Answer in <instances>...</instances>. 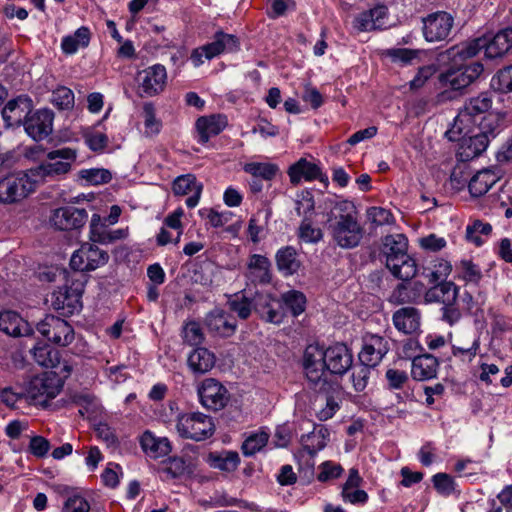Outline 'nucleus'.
I'll return each mask as SVG.
<instances>
[{
	"instance_id": "obj_1",
	"label": "nucleus",
	"mask_w": 512,
	"mask_h": 512,
	"mask_svg": "<svg viewBox=\"0 0 512 512\" xmlns=\"http://www.w3.org/2000/svg\"><path fill=\"white\" fill-rule=\"evenodd\" d=\"M328 231L341 248L352 249L361 242L364 229L355 205L348 200L337 202L328 217Z\"/></svg>"
},
{
	"instance_id": "obj_2",
	"label": "nucleus",
	"mask_w": 512,
	"mask_h": 512,
	"mask_svg": "<svg viewBox=\"0 0 512 512\" xmlns=\"http://www.w3.org/2000/svg\"><path fill=\"white\" fill-rule=\"evenodd\" d=\"M408 240L404 234H391L383 240V252L386 266L391 273L402 281L412 279L417 273V265L407 254Z\"/></svg>"
},
{
	"instance_id": "obj_3",
	"label": "nucleus",
	"mask_w": 512,
	"mask_h": 512,
	"mask_svg": "<svg viewBox=\"0 0 512 512\" xmlns=\"http://www.w3.org/2000/svg\"><path fill=\"white\" fill-rule=\"evenodd\" d=\"M302 366L313 390L328 393L332 389L323 348L318 345H308L303 354Z\"/></svg>"
},
{
	"instance_id": "obj_4",
	"label": "nucleus",
	"mask_w": 512,
	"mask_h": 512,
	"mask_svg": "<svg viewBox=\"0 0 512 512\" xmlns=\"http://www.w3.org/2000/svg\"><path fill=\"white\" fill-rule=\"evenodd\" d=\"M492 106V99L488 93H481L476 97L470 98L458 112L454 120L453 128L446 132L450 140H457L453 134L455 130L464 136L473 132L478 119H482Z\"/></svg>"
},
{
	"instance_id": "obj_5",
	"label": "nucleus",
	"mask_w": 512,
	"mask_h": 512,
	"mask_svg": "<svg viewBox=\"0 0 512 512\" xmlns=\"http://www.w3.org/2000/svg\"><path fill=\"white\" fill-rule=\"evenodd\" d=\"M76 158V150L72 148L64 147L52 150L47 153L46 158L38 166L30 169L31 175L37 180V184L47 178L55 179L67 174Z\"/></svg>"
},
{
	"instance_id": "obj_6",
	"label": "nucleus",
	"mask_w": 512,
	"mask_h": 512,
	"mask_svg": "<svg viewBox=\"0 0 512 512\" xmlns=\"http://www.w3.org/2000/svg\"><path fill=\"white\" fill-rule=\"evenodd\" d=\"M37 185L30 169L10 173L0 178V203H19L33 193Z\"/></svg>"
},
{
	"instance_id": "obj_7",
	"label": "nucleus",
	"mask_w": 512,
	"mask_h": 512,
	"mask_svg": "<svg viewBox=\"0 0 512 512\" xmlns=\"http://www.w3.org/2000/svg\"><path fill=\"white\" fill-rule=\"evenodd\" d=\"M175 428L181 438L196 442L210 438L215 432L212 417L201 412L179 414Z\"/></svg>"
},
{
	"instance_id": "obj_8",
	"label": "nucleus",
	"mask_w": 512,
	"mask_h": 512,
	"mask_svg": "<svg viewBox=\"0 0 512 512\" xmlns=\"http://www.w3.org/2000/svg\"><path fill=\"white\" fill-rule=\"evenodd\" d=\"M64 381L53 371L43 372L33 377L29 383L30 401L34 405L46 406L62 390Z\"/></svg>"
},
{
	"instance_id": "obj_9",
	"label": "nucleus",
	"mask_w": 512,
	"mask_h": 512,
	"mask_svg": "<svg viewBox=\"0 0 512 512\" xmlns=\"http://www.w3.org/2000/svg\"><path fill=\"white\" fill-rule=\"evenodd\" d=\"M96 244L91 241L85 242L72 254L70 266L77 271L74 273L75 276L84 278V271L96 270L108 262L107 251L100 249Z\"/></svg>"
},
{
	"instance_id": "obj_10",
	"label": "nucleus",
	"mask_w": 512,
	"mask_h": 512,
	"mask_svg": "<svg viewBox=\"0 0 512 512\" xmlns=\"http://www.w3.org/2000/svg\"><path fill=\"white\" fill-rule=\"evenodd\" d=\"M480 62H472L468 65L452 66L442 72L438 79L442 87L452 90H461L473 83L483 72Z\"/></svg>"
},
{
	"instance_id": "obj_11",
	"label": "nucleus",
	"mask_w": 512,
	"mask_h": 512,
	"mask_svg": "<svg viewBox=\"0 0 512 512\" xmlns=\"http://www.w3.org/2000/svg\"><path fill=\"white\" fill-rule=\"evenodd\" d=\"M36 328L43 337L58 346H68L75 338L73 327L62 318L51 314L38 322Z\"/></svg>"
},
{
	"instance_id": "obj_12",
	"label": "nucleus",
	"mask_w": 512,
	"mask_h": 512,
	"mask_svg": "<svg viewBox=\"0 0 512 512\" xmlns=\"http://www.w3.org/2000/svg\"><path fill=\"white\" fill-rule=\"evenodd\" d=\"M138 95L142 98L154 97L162 93L167 84L165 66L154 64L137 74Z\"/></svg>"
},
{
	"instance_id": "obj_13",
	"label": "nucleus",
	"mask_w": 512,
	"mask_h": 512,
	"mask_svg": "<svg viewBox=\"0 0 512 512\" xmlns=\"http://www.w3.org/2000/svg\"><path fill=\"white\" fill-rule=\"evenodd\" d=\"M459 290H426L424 303L442 304V319L450 325L455 324L461 317L458 302Z\"/></svg>"
},
{
	"instance_id": "obj_14",
	"label": "nucleus",
	"mask_w": 512,
	"mask_h": 512,
	"mask_svg": "<svg viewBox=\"0 0 512 512\" xmlns=\"http://www.w3.org/2000/svg\"><path fill=\"white\" fill-rule=\"evenodd\" d=\"M201 404L210 410L219 411L223 409L230 398L226 387L214 378L205 379L198 389Z\"/></svg>"
},
{
	"instance_id": "obj_15",
	"label": "nucleus",
	"mask_w": 512,
	"mask_h": 512,
	"mask_svg": "<svg viewBox=\"0 0 512 512\" xmlns=\"http://www.w3.org/2000/svg\"><path fill=\"white\" fill-rule=\"evenodd\" d=\"M88 220V213L83 208L64 206L53 211L51 224L58 230L70 231L82 228Z\"/></svg>"
},
{
	"instance_id": "obj_16",
	"label": "nucleus",
	"mask_w": 512,
	"mask_h": 512,
	"mask_svg": "<svg viewBox=\"0 0 512 512\" xmlns=\"http://www.w3.org/2000/svg\"><path fill=\"white\" fill-rule=\"evenodd\" d=\"M99 214H93L89 224V240L101 245H109L128 237V228L110 229Z\"/></svg>"
},
{
	"instance_id": "obj_17",
	"label": "nucleus",
	"mask_w": 512,
	"mask_h": 512,
	"mask_svg": "<svg viewBox=\"0 0 512 512\" xmlns=\"http://www.w3.org/2000/svg\"><path fill=\"white\" fill-rule=\"evenodd\" d=\"M388 341L379 335L369 334L363 338L362 349L359 352V361L368 367H376L389 351Z\"/></svg>"
},
{
	"instance_id": "obj_18",
	"label": "nucleus",
	"mask_w": 512,
	"mask_h": 512,
	"mask_svg": "<svg viewBox=\"0 0 512 512\" xmlns=\"http://www.w3.org/2000/svg\"><path fill=\"white\" fill-rule=\"evenodd\" d=\"M33 102L27 95H20L9 100L2 109V118L7 127H19L24 125L31 115Z\"/></svg>"
},
{
	"instance_id": "obj_19",
	"label": "nucleus",
	"mask_w": 512,
	"mask_h": 512,
	"mask_svg": "<svg viewBox=\"0 0 512 512\" xmlns=\"http://www.w3.org/2000/svg\"><path fill=\"white\" fill-rule=\"evenodd\" d=\"M453 27V18L446 12H437L423 20V35L428 42L445 40Z\"/></svg>"
},
{
	"instance_id": "obj_20",
	"label": "nucleus",
	"mask_w": 512,
	"mask_h": 512,
	"mask_svg": "<svg viewBox=\"0 0 512 512\" xmlns=\"http://www.w3.org/2000/svg\"><path fill=\"white\" fill-rule=\"evenodd\" d=\"M254 309L261 319L273 324L282 323L285 316L283 301L272 297L270 293H257Z\"/></svg>"
},
{
	"instance_id": "obj_21",
	"label": "nucleus",
	"mask_w": 512,
	"mask_h": 512,
	"mask_svg": "<svg viewBox=\"0 0 512 512\" xmlns=\"http://www.w3.org/2000/svg\"><path fill=\"white\" fill-rule=\"evenodd\" d=\"M54 113L40 109L32 113L24 122L26 133L35 141L46 139L53 131Z\"/></svg>"
},
{
	"instance_id": "obj_22",
	"label": "nucleus",
	"mask_w": 512,
	"mask_h": 512,
	"mask_svg": "<svg viewBox=\"0 0 512 512\" xmlns=\"http://www.w3.org/2000/svg\"><path fill=\"white\" fill-rule=\"evenodd\" d=\"M329 378L332 374L343 375L352 366L353 356L348 347L337 343L324 350Z\"/></svg>"
},
{
	"instance_id": "obj_23",
	"label": "nucleus",
	"mask_w": 512,
	"mask_h": 512,
	"mask_svg": "<svg viewBox=\"0 0 512 512\" xmlns=\"http://www.w3.org/2000/svg\"><path fill=\"white\" fill-rule=\"evenodd\" d=\"M82 290H54L51 305L60 315L69 317L82 309Z\"/></svg>"
},
{
	"instance_id": "obj_24",
	"label": "nucleus",
	"mask_w": 512,
	"mask_h": 512,
	"mask_svg": "<svg viewBox=\"0 0 512 512\" xmlns=\"http://www.w3.org/2000/svg\"><path fill=\"white\" fill-rule=\"evenodd\" d=\"M205 325L209 332L221 337H230L237 329V321L234 316L219 308L206 315Z\"/></svg>"
},
{
	"instance_id": "obj_25",
	"label": "nucleus",
	"mask_w": 512,
	"mask_h": 512,
	"mask_svg": "<svg viewBox=\"0 0 512 512\" xmlns=\"http://www.w3.org/2000/svg\"><path fill=\"white\" fill-rule=\"evenodd\" d=\"M288 175L292 184L297 185L302 179L305 181L319 180L325 186L328 185V177L322 173L320 167L305 158L299 159L288 169Z\"/></svg>"
},
{
	"instance_id": "obj_26",
	"label": "nucleus",
	"mask_w": 512,
	"mask_h": 512,
	"mask_svg": "<svg viewBox=\"0 0 512 512\" xmlns=\"http://www.w3.org/2000/svg\"><path fill=\"white\" fill-rule=\"evenodd\" d=\"M172 189L176 195L191 194V196L186 199V205L189 208H194L199 203L203 185L197 182L194 175L186 174L178 176L174 180Z\"/></svg>"
},
{
	"instance_id": "obj_27",
	"label": "nucleus",
	"mask_w": 512,
	"mask_h": 512,
	"mask_svg": "<svg viewBox=\"0 0 512 512\" xmlns=\"http://www.w3.org/2000/svg\"><path fill=\"white\" fill-rule=\"evenodd\" d=\"M485 38V56L489 59L501 58L512 49V28H505L494 36Z\"/></svg>"
},
{
	"instance_id": "obj_28",
	"label": "nucleus",
	"mask_w": 512,
	"mask_h": 512,
	"mask_svg": "<svg viewBox=\"0 0 512 512\" xmlns=\"http://www.w3.org/2000/svg\"><path fill=\"white\" fill-rule=\"evenodd\" d=\"M387 9L384 6L374 7L358 14L353 20V28L358 32L380 29L384 26Z\"/></svg>"
},
{
	"instance_id": "obj_29",
	"label": "nucleus",
	"mask_w": 512,
	"mask_h": 512,
	"mask_svg": "<svg viewBox=\"0 0 512 512\" xmlns=\"http://www.w3.org/2000/svg\"><path fill=\"white\" fill-rule=\"evenodd\" d=\"M142 450L153 459L167 456L171 450V442L167 437H157L154 433L147 430L140 437Z\"/></svg>"
},
{
	"instance_id": "obj_30",
	"label": "nucleus",
	"mask_w": 512,
	"mask_h": 512,
	"mask_svg": "<svg viewBox=\"0 0 512 512\" xmlns=\"http://www.w3.org/2000/svg\"><path fill=\"white\" fill-rule=\"evenodd\" d=\"M480 131L478 133H471L468 138L463 140L462 145L459 148L458 156L462 161H468L478 157L488 147L489 139L486 132Z\"/></svg>"
},
{
	"instance_id": "obj_31",
	"label": "nucleus",
	"mask_w": 512,
	"mask_h": 512,
	"mask_svg": "<svg viewBox=\"0 0 512 512\" xmlns=\"http://www.w3.org/2000/svg\"><path fill=\"white\" fill-rule=\"evenodd\" d=\"M227 125V118L223 115L202 116L196 121L199 142L205 144L213 136L221 133Z\"/></svg>"
},
{
	"instance_id": "obj_32",
	"label": "nucleus",
	"mask_w": 512,
	"mask_h": 512,
	"mask_svg": "<svg viewBox=\"0 0 512 512\" xmlns=\"http://www.w3.org/2000/svg\"><path fill=\"white\" fill-rule=\"evenodd\" d=\"M239 47V41L236 36L219 31L215 34L211 43L203 45L205 58L210 60L223 52H233Z\"/></svg>"
},
{
	"instance_id": "obj_33",
	"label": "nucleus",
	"mask_w": 512,
	"mask_h": 512,
	"mask_svg": "<svg viewBox=\"0 0 512 512\" xmlns=\"http://www.w3.org/2000/svg\"><path fill=\"white\" fill-rule=\"evenodd\" d=\"M0 330L10 336H28L32 330L27 321L18 313L4 311L0 313Z\"/></svg>"
},
{
	"instance_id": "obj_34",
	"label": "nucleus",
	"mask_w": 512,
	"mask_h": 512,
	"mask_svg": "<svg viewBox=\"0 0 512 512\" xmlns=\"http://www.w3.org/2000/svg\"><path fill=\"white\" fill-rule=\"evenodd\" d=\"M438 360L430 354L414 357L411 367V375L417 381H425L436 377Z\"/></svg>"
},
{
	"instance_id": "obj_35",
	"label": "nucleus",
	"mask_w": 512,
	"mask_h": 512,
	"mask_svg": "<svg viewBox=\"0 0 512 512\" xmlns=\"http://www.w3.org/2000/svg\"><path fill=\"white\" fill-rule=\"evenodd\" d=\"M499 179L500 176L495 169H482L471 178L469 191L473 197H480L486 194Z\"/></svg>"
},
{
	"instance_id": "obj_36",
	"label": "nucleus",
	"mask_w": 512,
	"mask_h": 512,
	"mask_svg": "<svg viewBox=\"0 0 512 512\" xmlns=\"http://www.w3.org/2000/svg\"><path fill=\"white\" fill-rule=\"evenodd\" d=\"M393 323L397 330L412 334L419 330L420 314L413 307H403L393 314Z\"/></svg>"
},
{
	"instance_id": "obj_37",
	"label": "nucleus",
	"mask_w": 512,
	"mask_h": 512,
	"mask_svg": "<svg viewBox=\"0 0 512 512\" xmlns=\"http://www.w3.org/2000/svg\"><path fill=\"white\" fill-rule=\"evenodd\" d=\"M452 355L463 362H471L480 350V336L467 333L460 340V345H452Z\"/></svg>"
},
{
	"instance_id": "obj_38",
	"label": "nucleus",
	"mask_w": 512,
	"mask_h": 512,
	"mask_svg": "<svg viewBox=\"0 0 512 512\" xmlns=\"http://www.w3.org/2000/svg\"><path fill=\"white\" fill-rule=\"evenodd\" d=\"M187 362L193 373L204 374L214 367L216 357L207 348L198 347L189 354Z\"/></svg>"
},
{
	"instance_id": "obj_39",
	"label": "nucleus",
	"mask_w": 512,
	"mask_h": 512,
	"mask_svg": "<svg viewBox=\"0 0 512 512\" xmlns=\"http://www.w3.org/2000/svg\"><path fill=\"white\" fill-rule=\"evenodd\" d=\"M276 264L278 270L285 276L293 275L301 267L299 255L292 246H286L278 250Z\"/></svg>"
},
{
	"instance_id": "obj_40",
	"label": "nucleus",
	"mask_w": 512,
	"mask_h": 512,
	"mask_svg": "<svg viewBox=\"0 0 512 512\" xmlns=\"http://www.w3.org/2000/svg\"><path fill=\"white\" fill-rule=\"evenodd\" d=\"M90 39V29L86 26H81L74 34L63 37L61 41L62 51L67 55L75 54L78 49L88 47Z\"/></svg>"
},
{
	"instance_id": "obj_41",
	"label": "nucleus",
	"mask_w": 512,
	"mask_h": 512,
	"mask_svg": "<svg viewBox=\"0 0 512 512\" xmlns=\"http://www.w3.org/2000/svg\"><path fill=\"white\" fill-rule=\"evenodd\" d=\"M329 437L327 428L320 426L314 428L313 431L301 436V445L305 451L311 456H314L318 451L322 450Z\"/></svg>"
},
{
	"instance_id": "obj_42",
	"label": "nucleus",
	"mask_w": 512,
	"mask_h": 512,
	"mask_svg": "<svg viewBox=\"0 0 512 512\" xmlns=\"http://www.w3.org/2000/svg\"><path fill=\"white\" fill-rule=\"evenodd\" d=\"M207 461L215 469L233 472L240 463V457L236 451L211 452Z\"/></svg>"
},
{
	"instance_id": "obj_43",
	"label": "nucleus",
	"mask_w": 512,
	"mask_h": 512,
	"mask_svg": "<svg viewBox=\"0 0 512 512\" xmlns=\"http://www.w3.org/2000/svg\"><path fill=\"white\" fill-rule=\"evenodd\" d=\"M245 290H240L228 298V306L232 312L237 313L241 319H247L254 308L253 301L245 295Z\"/></svg>"
},
{
	"instance_id": "obj_44",
	"label": "nucleus",
	"mask_w": 512,
	"mask_h": 512,
	"mask_svg": "<svg viewBox=\"0 0 512 512\" xmlns=\"http://www.w3.org/2000/svg\"><path fill=\"white\" fill-rule=\"evenodd\" d=\"M33 359L43 367H54L58 362L57 351L48 344L38 342L30 349Z\"/></svg>"
},
{
	"instance_id": "obj_45",
	"label": "nucleus",
	"mask_w": 512,
	"mask_h": 512,
	"mask_svg": "<svg viewBox=\"0 0 512 512\" xmlns=\"http://www.w3.org/2000/svg\"><path fill=\"white\" fill-rule=\"evenodd\" d=\"M2 402L11 407L16 408L18 403L32 404L30 401L29 386L23 387H6L1 391Z\"/></svg>"
},
{
	"instance_id": "obj_46",
	"label": "nucleus",
	"mask_w": 512,
	"mask_h": 512,
	"mask_svg": "<svg viewBox=\"0 0 512 512\" xmlns=\"http://www.w3.org/2000/svg\"><path fill=\"white\" fill-rule=\"evenodd\" d=\"M456 273L458 278L472 285H477L482 278V273L478 265L467 259H463L456 264Z\"/></svg>"
},
{
	"instance_id": "obj_47",
	"label": "nucleus",
	"mask_w": 512,
	"mask_h": 512,
	"mask_svg": "<svg viewBox=\"0 0 512 512\" xmlns=\"http://www.w3.org/2000/svg\"><path fill=\"white\" fill-rule=\"evenodd\" d=\"M243 170L254 178L270 181L276 176L278 166L273 163L250 162L244 165Z\"/></svg>"
},
{
	"instance_id": "obj_48",
	"label": "nucleus",
	"mask_w": 512,
	"mask_h": 512,
	"mask_svg": "<svg viewBox=\"0 0 512 512\" xmlns=\"http://www.w3.org/2000/svg\"><path fill=\"white\" fill-rule=\"evenodd\" d=\"M285 310H290L293 316H298L305 311L306 297L299 290H289L283 295Z\"/></svg>"
},
{
	"instance_id": "obj_49",
	"label": "nucleus",
	"mask_w": 512,
	"mask_h": 512,
	"mask_svg": "<svg viewBox=\"0 0 512 512\" xmlns=\"http://www.w3.org/2000/svg\"><path fill=\"white\" fill-rule=\"evenodd\" d=\"M452 271V265L449 261L444 259L437 260L429 273V281L434 285V288L444 284Z\"/></svg>"
},
{
	"instance_id": "obj_50",
	"label": "nucleus",
	"mask_w": 512,
	"mask_h": 512,
	"mask_svg": "<svg viewBox=\"0 0 512 512\" xmlns=\"http://www.w3.org/2000/svg\"><path fill=\"white\" fill-rule=\"evenodd\" d=\"M481 49L485 50V38L483 37L455 46L452 48V52L454 56L467 59L477 55Z\"/></svg>"
},
{
	"instance_id": "obj_51",
	"label": "nucleus",
	"mask_w": 512,
	"mask_h": 512,
	"mask_svg": "<svg viewBox=\"0 0 512 512\" xmlns=\"http://www.w3.org/2000/svg\"><path fill=\"white\" fill-rule=\"evenodd\" d=\"M269 435L259 432L250 435L242 444V452L245 456H252L260 451L268 442Z\"/></svg>"
},
{
	"instance_id": "obj_52",
	"label": "nucleus",
	"mask_w": 512,
	"mask_h": 512,
	"mask_svg": "<svg viewBox=\"0 0 512 512\" xmlns=\"http://www.w3.org/2000/svg\"><path fill=\"white\" fill-rule=\"evenodd\" d=\"M432 482L436 491L444 497L453 494L457 486L452 476L442 472L435 474L432 477Z\"/></svg>"
},
{
	"instance_id": "obj_53",
	"label": "nucleus",
	"mask_w": 512,
	"mask_h": 512,
	"mask_svg": "<svg viewBox=\"0 0 512 512\" xmlns=\"http://www.w3.org/2000/svg\"><path fill=\"white\" fill-rule=\"evenodd\" d=\"M494 90L509 93L512 92V65L501 69L491 80Z\"/></svg>"
},
{
	"instance_id": "obj_54",
	"label": "nucleus",
	"mask_w": 512,
	"mask_h": 512,
	"mask_svg": "<svg viewBox=\"0 0 512 512\" xmlns=\"http://www.w3.org/2000/svg\"><path fill=\"white\" fill-rule=\"evenodd\" d=\"M79 177L92 185L108 183L112 178L111 173L103 168L80 170Z\"/></svg>"
},
{
	"instance_id": "obj_55",
	"label": "nucleus",
	"mask_w": 512,
	"mask_h": 512,
	"mask_svg": "<svg viewBox=\"0 0 512 512\" xmlns=\"http://www.w3.org/2000/svg\"><path fill=\"white\" fill-rule=\"evenodd\" d=\"M164 471L172 478H178L190 473V467L183 457L175 456L166 461Z\"/></svg>"
},
{
	"instance_id": "obj_56",
	"label": "nucleus",
	"mask_w": 512,
	"mask_h": 512,
	"mask_svg": "<svg viewBox=\"0 0 512 512\" xmlns=\"http://www.w3.org/2000/svg\"><path fill=\"white\" fill-rule=\"evenodd\" d=\"M299 237L307 243H317L322 237L323 233L320 228L313 227L310 220L305 217L299 227Z\"/></svg>"
},
{
	"instance_id": "obj_57",
	"label": "nucleus",
	"mask_w": 512,
	"mask_h": 512,
	"mask_svg": "<svg viewBox=\"0 0 512 512\" xmlns=\"http://www.w3.org/2000/svg\"><path fill=\"white\" fill-rule=\"evenodd\" d=\"M145 133L155 135L160 132L161 123L155 115V108L152 103H145L143 106Z\"/></svg>"
},
{
	"instance_id": "obj_58",
	"label": "nucleus",
	"mask_w": 512,
	"mask_h": 512,
	"mask_svg": "<svg viewBox=\"0 0 512 512\" xmlns=\"http://www.w3.org/2000/svg\"><path fill=\"white\" fill-rule=\"evenodd\" d=\"M52 103L59 109H69L74 105V93L71 89L61 86L52 93Z\"/></svg>"
},
{
	"instance_id": "obj_59",
	"label": "nucleus",
	"mask_w": 512,
	"mask_h": 512,
	"mask_svg": "<svg viewBox=\"0 0 512 512\" xmlns=\"http://www.w3.org/2000/svg\"><path fill=\"white\" fill-rule=\"evenodd\" d=\"M183 339L189 345H199L204 340V335L200 324L196 321H190L183 327Z\"/></svg>"
},
{
	"instance_id": "obj_60",
	"label": "nucleus",
	"mask_w": 512,
	"mask_h": 512,
	"mask_svg": "<svg viewBox=\"0 0 512 512\" xmlns=\"http://www.w3.org/2000/svg\"><path fill=\"white\" fill-rule=\"evenodd\" d=\"M420 51L408 48H392L387 50L386 55L389 56L393 62L402 64H410L415 58L418 57Z\"/></svg>"
},
{
	"instance_id": "obj_61",
	"label": "nucleus",
	"mask_w": 512,
	"mask_h": 512,
	"mask_svg": "<svg viewBox=\"0 0 512 512\" xmlns=\"http://www.w3.org/2000/svg\"><path fill=\"white\" fill-rule=\"evenodd\" d=\"M372 367H368L367 365L361 364L358 367H355L352 372V383L353 387L357 392L363 391L369 380L370 369Z\"/></svg>"
},
{
	"instance_id": "obj_62",
	"label": "nucleus",
	"mask_w": 512,
	"mask_h": 512,
	"mask_svg": "<svg viewBox=\"0 0 512 512\" xmlns=\"http://www.w3.org/2000/svg\"><path fill=\"white\" fill-rule=\"evenodd\" d=\"M369 220L377 226H383L393 223L394 217L392 213L382 207H371L367 211Z\"/></svg>"
},
{
	"instance_id": "obj_63",
	"label": "nucleus",
	"mask_w": 512,
	"mask_h": 512,
	"mask_svg": "<svg viewBox=\"0 0 512 512\" xmlns=\"http://www.w3.org/2000/svg\"><path fill=\"white\" fill-rule=\"evenodd\" d=\"M436 70V66L433 64L420 67L414 78L409 82L410 88L412 90L422 88L425 83L436 73Z\"/></svg>"
},
{
	"instance_id": "obj_64",
	"label": "nucleus",
	"mask_w": 512,
	"mask_h": 512,
	"mask_svg": "<svg viewBox=\"0 0 512 512\" xmlns=\"http://www.w3.org/2000/svg\"><path fill=\"white\" fill-rule=\"evenodd\" d=\"M89 502L80 495H73L67 498L64 503L63 512H89Z\"/></svg>"
}]
</instances>
